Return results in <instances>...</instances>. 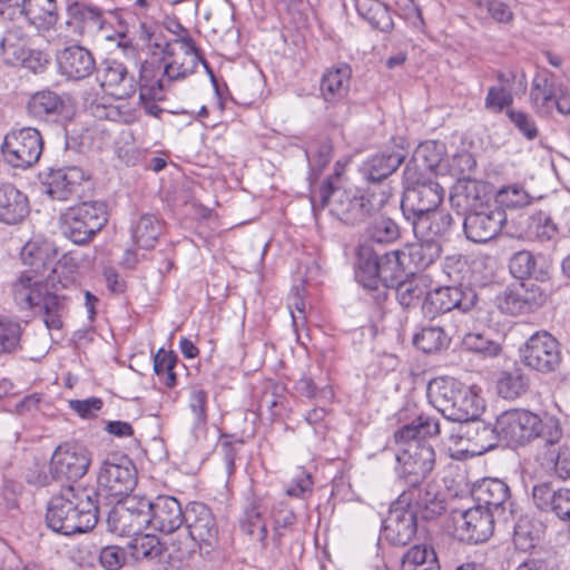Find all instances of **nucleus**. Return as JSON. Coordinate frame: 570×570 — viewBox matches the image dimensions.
<instances>
[{
    "instance_id": "nucleus-1",
    "label": "nucleus",
    "mask_w": 570,
    "mask_h": 570,
    "mask_svg": "<svg viewBox=\"0 0 570 570\" xmlns=\"http://www.w3.org/2000/svg\"><path fill=\"white\" fill-rule=\"evenodd\" d=\"M21 261L29 271H24L12 284V295L21 309H30L39 315L48 330H60L62 316L67 311L68 298L49 289L55 278L48 275L47 282L41 276L56 269V249L47 242L29 240L21 249Z\"/></svg>"
},
{
    "instance_id": "nucleus-2",
    "label": "nucleus",
    "mask_w": 570,
    "mask_h": 570,
    "mask_svg": "<svg viewBox=\"0 0 570 570\" xmlns=\"http://www.w3.org/2000/svg\"><path fill=\"white\" fill-rule=\"evenodd\" d=\"M439 433V421L426 414L417 415L394 432L395 443L400 445L396 454L400 480L415 483L426 479L435 465V451L425 439Z\"/></svg>"
},
{
    "instance_id": "nucleus-3",
    "label": "nucleus",
    "mask_w": 570,
    "mask_h": 570,
    "mask_svg": "<svg viewBox=\"0 0 570 570\" xmlns=\"http://www.w3.org/2000/svg\"><path fill=\"white\" fill-rule=\"evenodd\" d=\"M100 504L101 493L95 488L69 485L49 501L47 524L63 535L86 532L97 524Z\"/></svg>"
},
{
    "instance_id": "nucleus-4",
    "label": "nucleus",
    "mask_w": 570,
    "mask_h": 570,
    "mask_svg": "<svg viewBox=\"0 0 570 570\" xmlns=\"http://www.w3.org/2000/svg\"><path fill=\"white\" fill-rule=\"evenodd\" d=\"M390 197L387 185H373L364 190L347 189L334 185L328 178L320 188L321 206H327L333 216L347 225L365 222L379 213Z\"/></svg>"
},
{
    "instance_id": "nucleus-5",
    "label": "nucleus",
    "mask_w": 570,
    "mask_h": 570,
    "mask_svg": "<svg viewBox=\"0 0 570 570\" xmlns=\"http://www.w3.org/2000/svg\"><path fill=\"white\" fill-rule=\"evenodd\" d=\"M492 431L509 446H522L535 439L541 440L543 445H553L563 436L556 416L546 414L541 417L524 409H512L501 413Z\"/></svg>"
},
{
    "instance_id": "nucleus-6",
    "label": "nucleus",
    "mask_w": 570,
    "mask_h": 570,
    "mask_svg": "<svg viewBox=\"0 0 570 570\" xmlns=\"http://www.w3.org/2000/svg\"><path fill=\"white\" fill-rule=\"evenodd\" d=\"M429 402L448 420L466 423L476 421L483 410L481 399L453 377H436L426 389Z\"/></svg>"
},
{
    "instance_id": "nucleus-7",
    "label": "nucleus",
    "mask_w": 570,
    "mask_h": 570,
    "mask_svg": "<svg viewBox=\"0 0 570 570\" xmlns=\"http://www.w3.org/2000/svg\"><path fill=\"white\" fill-rule=\"evenodd\" d=\"M403 250L379 253L368 244H362L357 252L356 281L370 291L379 289L380 285L393 288L405 277Z\"/></svg>"
},
{
    "instance_id": "nucleus-8",
    "label": "nucleus",
    "mask_w": 570,
    "mask_h": 570,
    "mask_svg": "<svg viewBox=\"0 0 570 570\" xmlns=\"http://www.w3.org/2000/svg\"><path fill=\"white\" fill-rule=\"evenodd\" d=\"M106 206L99 202H83L60 215L63 236L78 245L90 242L107 224Z\"/></svg>"
},
{
    "instance_id": "nucleus-9",
    "label": "nucleus",
    "mask_w": 570,
    "mask_h": 570,
    "mask_svg": "<svg viewBox=\"0 0 570 570\" xmlns=\"http://www.w3.org/2000/svg\"><path fill=\"white\" fill-rule=\"evenodd\" d=\"M42 150V136L33 127L12 128L4 135L0 146L4 161L19 169H27L36 165Z\"/></svg>"
},
{
    "instance_id": "nucleus-10",
    "label": "nucleus",
    "mask_w": 570,
    "mask_h": 570,
    "mask_svg": "<svg viewBox=\"0 0 570 570\" xmlns=\"http://www.w3.org/2000/svg\"><path fill=\"white\" fill-rule=\"evenodd\" d=\"M138 481L137 469L127 455L108 456L98 474V492L101 498L128 495Z\"/></svg>"
},
{
    "instance_id": "nucleus-11",
    "label": "nucleus",
    "mask_w": 570,
    "mask_h": 570,
    "mask_svg": "<svg viewBox=\"0 0 570 570\" xmlns=\"http://www.w3.org/2000/svg\"><path fill=\"white\" fill-rule=\"evenodd\" d=\"M396 498L397 504L411 509L419 519L432 520L445 510V501L439 485L433 482H409Z\"/></svg>"
},
{
    "instance_id": "nucleus-12",
    "label": "nucleus",
    "mask_w": 570,
    "mask_h": 570,
    "mask_svg": "<svg viewBox=\"0 0 570 570\" xmlns=\"http://www.w3.org/2000/svg\"><path fill=\"white\" fill-rule=\"evenodd\" d=\"M190 539L203 556L212 559L218 544V524L212 510L202 502H191L185 509L184 521Z\"/></svg>"
},
{
    "instance_id": "nucleus-13",
    "label": "nucleus",
    "mask_w": 570,
    "mask_h": 570,
    "mask_svg": "<svg viewBox=\"0 0 570 570\" xmlns=\"http://www.w3.org/2000/svg\"><path fill=\"white\" fill-rule=\"evenodd\" d=\"M91 464V453L76 442H65L56 448L50 459L53 481L75 482L81 479Z\"/></svg>"
},
{
    "instance_id": "nucleus-14",
    "label": "nucleus",
    "mask_w": 570,
    "mask_h": 570,
    "mask_svg": "<svg viewBox=\"0 0 570 570\" xmlns=\"http://www.w3.org/2000/svg\"><path fill=\"white\" fill-rule=\"evenodd\" d=\"M149 500L131 497L117 502L107 515L108 530L117 535L134 537L148 527Z\"/></svg>"
},
{
    "instance_id": "nucleus-15",
    "label": "nucleus",
    "mask_w": 570,
    "mask_h": 570,
    "mask_svg": "<svg viewBox=\"0 0 570 570\" xmlns=\"http://www.w3.org/2000/svg\"><path fill=\"white\" fill-rule=\"evenodd\" d=\"M471 495L479 507L491 511L498 520L508 522L513 519L514 503L509 485L502 480L485 478L473 485Z\"/></svg>"
},
{
    "instance_id": "nucleus-16",
    "label": "nucleus",
    "mask_w": 570,
    "mask_h": 570,
    "mask_svg": "<svg viewBox=\"0 0 570 570\" xmlns=\"http://www.w3.org/2000/svg\"><path fill=\"white\" fill-rule=\"evenodd\" d=\"M478 302V295L471 287L462 285L440 286L429 292L423 303V312L426 316L434 317L452 309L466 313Z\"/></svg>"
},
{
    "instance_id": "nucleus-17",
    "label": "nucleus",
    "mask_w": 570,
    "mask_h": 570,
    "mask_svg": "<svg viewBox=\"0 0 570 570\" xmlns=\"http://www.w3.org/2000/svg\"><path fill=\"white\" fill-rule=\"evenodd\" d=\"M525 366L541 372H553L561 362L559 342L548 332L531 335L520 350Z\"/></svg>"
},
{
    "instance_id": "nucleus-18",
    "label": "nucleus",
    "mask_w": 570,
    "mask_h": 570,
    "mask_svg": "<svg viewBox=\"0 0 570 570\" xmlns=\"http://www.w3.org/2000/svg\"><path fill=\"white\" fill-rule=\"evenodd\" d=\"M444 198L443 187L434 180H422V183L404 187L401 199V210L405 219L438 209Z\"/></svg>"
},
{
    "instance_id": "nucleus-19",
    "label": "nucleus",
    "mask_w": 570,
    "mask_h": 570,
    "mask_svg": "<svg viewBox=\"0 0 570 570\" xmlns=\"http://www.w3.org/2000/svg\"><path fill=\"white\" fill-rule=\"evenodd\" d=\"M505 223L504 209L489 206L469 212L464 217L463 230L469 240L484 244L495 238Z\"/></svg>"
},
{
    "instance_id": "nucleus-20",
    "label": "nucleus",
    "mask_w": 570,
    "mask_h": 570,
    "mask_svg": "<svg viewBox=\"0 0 570 570\" xmlns=\"http://www.w3.org/2000/svg\"><path fill=\"white\" fill-rule=\"evenodd\" d=\"M40 177L43 191L52 199L67 202L81 196L85 174L79 167L49 169Z\"/></svg>"
},
{
    "instance_id": "nucleus-21",
    "label": "nucleus",
    "mask_w": 570,
    "mask_h": 570,
    "mask_svg": "<svg viewBox=\"0 0 570 570\" xmlns=\"http://www.w3.org/2000/svg\"><path fill=\"white\" fill-rule=\"evenodd\" d=\"M497 517L478 504L454 517L460 541L476 544L487 541L493 533Z\"/></svg>"
},
{
    "instance_id": "nucleus-22",
    "label": "nucleus",
    "mask_w": 570,
    "mask_h": 570,
    "mask_svg": "<svg viewBox=\"0 0 570 570\" xmlns=\"http://www.w3.org/2000/svg\"><path fill=\"white\" fill-rule=\"evenodd\" d=\"M58 71L69 80H83L97 69L94 53L86 47L73 43L56 53Z\"/></svg>"
},
{
    "instance_id": "nucleus-23",
    "label": "nucleus",
    "mask_w": 570,
    "mask_h": 570,
    "mask_svg": "<svg viewBox=\"0 0 570 570\" xmlns=\"http://www.w3.org/2000/svg\"><path fill=\"white\" fill-rule=\"evenodd\" d=\"M95 71L99 86L105 90H110L112 95L130 98L138 90L137 80L121 61L104 59Z\"/></svg>"
},
{
    "instance_id": "nucleus-24",
    "label": "nucleus",
    "mask_w": 570,
    "mask_h": 570,
    "mask_svg": "<svg viewBox=\"0 0 570 570\" xmlns=\"http://www.w3.org/2000/svg\"><path fill=\"white\" fill-rule=\"evenodd\" d=\"M417 531V518L411 509L399 505L395 500L383 520V534L387 541L395 546L410 543Z\"/></svg>"
},
{
    "instance_id": "nucleus-25",
    "label": "nucleus",
    "mask_w": 570,
    "mask_h": 570,
    "mask_svg": "<svg viewBox=\"0 0 570 570\" xmlns=\"http://www.w3.org/2000/svg\"><path fill=\"white\" fill-rule=\"evenodd\" d=\"M148 525L154 530L169 534L180 528L185 521V510L177 499L168 495H159L154 501L149 500Z\"/></svg>"
},
{
    "instance_id": "nucleus-26",
    "label": "nucleus",
    "mask_w": 570,
    "mask_h": 570,
    "mask_svg": "<svg viewBox=\"0 0 570 570\" xmlns=\"http://www.w3.org/2000/svg\"><path fill=\"white\" fill-rule=\"evenodd\" d=\"M69 98L66 95L43 89L30 96L27 102L28 114L36 119L58 121L69 117Z\"/></svg>"
},
{
    "instance_id": "nucleus-27",
    "label": "nucleus",
    "mask_w": 570,
    "mask_h": 570,
    "mask_svg": "<svg viewBox=\"0 0 570 570\" xmlns=\"http://www.w3.org/2000/svg\"><path fill=\"white\" fill-rule=\"evenodd\" d=\"M546 301V291L540 285L523 281L504 294L501 307L510 314H523L538 309Z\"/></svg>"
},
{
    "instance_id": "nucleus-28",
    "label": "nucleus",
    "mask_w": 570,
    "mask_h": 570,
    "mask_svg": "<svg viewBox=\"0 0 570 570\" xmlns=\"http://www.w3.org/2000/svg\"><path fill=\"white\" fill-rule=\"evenodd\" d=\"M509 269L514 278L546 283L551 278V265L543 255L519 250L512 255Z\"/></svg>"
},
{
    "instance_id": "nucleus-29",
    "label": "nucleus",
    "mask_w": 570,
    "mask_h": 570,
    "mask_svg": "<svg viewBox=\"0 0 570 570\" xmlns=\"http://www.w3.org/2000/svg\"><path fill=\"white\" fill-rule=\"evenodd\" d=\"M179 28L185 32V35L175 39L174 43L180 45L184 56L188 59V63H178V60L171 57V60L166 62L164 66L165 76H167L168 80L184 79L187 76L194 73L198 65L202 62L204 67L210 72V76L214 79V75L209 69V65L203 57L200 49L196 47L194 39L181 26H179Z\"/></svg>"
},
{
    "instance_id": "nucleus-30",
    "label": "nucleus",
    "mask_w": 570,
    "mask_h": 570,
    "mask_svg": "<svg viewBox=\"0 0 570 570\" xmlns=\"http://www.w3.org/2000/svg\"><path fill=\"white\" fill-rule=\"evenodd\" d=\"M405 158L404 148L399 146L386 148L366 159L361 167V173L367 181L377 185L376 183L391 176Z\"/></svg>"
},
{
    "instance_id": "nucleus-31",
    "label": "nucleus",
    "mask_w": 570,
    "mask_h": 570,
    "mask_svg": "<svg viewBox=\"0 0 570 570\" xmlns=\"http://www.w3.org/2000/svg\"><path fill=\"white\" fill-rule=\"evenodd\" d=\"M406 220L411 224L416 239L424 242H440V238L450 232L453 224L450 213L438 209Z\"/></svg>"
},
{
    "instance_id": "nucleus-32",
    "label": "nucleus",
    "mask_w": 570,
    "mask_h": 570,
    "mask_svg": "<svg viewBox=\"0 0 570 570\" xmlns=\"http://www.w3.org/2000/svg\"><path fill=\"white\" fill-rule=\"evenodd\" d=\"M352 68L348 63L340 62L327 68L320 85L321 96L327 104H337L350 92Z\"/></svg>"
},
{
    "instance_id": "nucleus-33",
    "label": "nucleus",
    "mask_w": 570,
    "mask_h": 570,
    "mask_svg": "<svg viewBox=\"0 0 570 570\" xmlns=\"http://www.w3.org/2000/svg\"><path fill=\"white\" fill-rule=\"evenodd\" d=\"M17 7L19 14L38 30H49L59 20L57 0H21Z\"/></svg>"
},
{
    "instance_id": "nucleus-34",
    "label": "nucleus",
    "mask_w": 570,
    "mask_h": 570,
    "mask_svg": "<svg viewBox=\"0 0 570 570\" xmlns=\"http://www.w3.org/2000/svg\"><path fill=\"white\" fill-rule=\"evenodd\" d=\"M487 196V185L483 181L461 178L452 187L450 202L453 207L472 212L479 209Z\"/></svg>"
},
{
    "instance_id": "nucleus-35",
    "label": "nucleus",
    "mask_w": 570,
    "mask_h": 570,
    "mask_svg": "<svg viewBox=\"0 0 570 570\" xmlns=\"http://www.w3.org/2000/svg\"><path fill=\"white\" fill-rule=\"evenodd\" d=\"M28 197L12 184L0 187V220L8 225L20 223L29 214Z\"/></svg>"
},
{
    "instance_id": "nucleus-36",
    "label": "nucleus",
    "mask_w": 570,
    "mask_h": 570,
    "mask_svg": "<svg viewBox=\"0 0 570 570\" xmlns=\"http://www.w3.org/2000/svg\"><path fill=\"white\" fill-rule=\"evenodd\" d=\"M28 40L23 26L9 23L0 37V59L8 66L17 67L19 57L28 48Z\"/></svg>"
},
{
    "instance_id": "nucleus-37",
    "label": "nucleus",
    "mask_w": 570,
    "mask_h": 570,
    "mask_svg": "<svg viewBox=\"0 0 570 570\" xmlns=\"http://www.w3.org/2000/svg\"><path fill=\"white\" fill-rule=\"evenodd\" d=\"M158 67L154 62L147 60L142 61L139 68V98L141 101L145 100H161L163 92L166 83L170 82L167 76L163 72L161 78H156Z\"/></svg>"
},
{
    "instance_id": "nucleus-38",
    "label": "nucleus",
    "mask_w": 570,
    "mask_h": 570,
    "mask_svg": "<svg viewBox=\"0 0 570 570\" xmlns=\"http://www.w3.org/2000/svg\"><path fill=\"white\" fill-rule=\"evenodd\" d=\"M542 524L530 515H521L513 531V543L520 551L528 552L540 542Z\"/></svg>"
},
{
    "instance_id": "nucleus-39",
    "label": "nucleus",
    "mask_w": 570,
    "mask_h": 570,
    "mask_svg": "<svg viewBox=\"0 0 570 570\" xmlns=\"http://www.w3.org/2000/svg\"><path fill=\"white\" fill-rule=\"evenodd\" d=\"M357 13L373 28L387 32L393 28L389 8L379 0H355Z\"/></svg>"
},
{
    "instance_id": "nucleus-40",
    "label": "nucleus",
    "mask_w": 570,
    "mask_h": 570,
    "mask_svg": "<svg viewBox=\"0 0 570 570\" xmlns=\"http://www.w3.org/2000/svg\"><path fill=\"white\" fill-rule=\"evenodd\" d=\"M161 233L163 224L153 214L141 215L131 228L134 242L144 249L153 248Z\"/></svg>"
},
{
    "instance_id": "nucleus-41",
    "label": "nucleus",
    "mask_w": 570,
    "mask_h": 570,
    "mask_svg": "<svg viewBox=\"0 0 570 570\" xmlns=\"http://www.w3.org/2000/svg\"><path fill=\"white\" fill-rule=\"evenodd\" d=\"M557 86L544 75L534 77L530 90V101L539 114H550L553 108Z\"/></svg>"
},
{
    "instance_id": "nucleus-42",
    "label": "nucleus",
    "mask_w": 570,
    "mask_h": 570,
    "mask_svg": "<svg viewBox=\"0 0 570 570\" xmlns=\"http://www.w3.org/2000/svg\"><path fill=\"white\" fill-rule=\"evenodd\" d=\"M265 509L262 500L253 499L244 510V517L240 519V529L248 535L255 534V529L258 531L257 539L263 548L267 544V528L263 522V513Z\"/></svg>"
},
{
    "instance_id": "nucleus-43",
    "label": "nucleus",
    "mask_w": 570,
    "mask_h": 570,
    "mask_svg": "<svg viewBox=\"0 0 570 570\" xmlns=\"http://www.w3.org/2000/svg\"><path fill=\"white\" fill-rule=\"evenodd\" d=\"M450 337L441 326H424L413 335V345L424 353L431 354L446 348Z\"/></svg>"
},
{
    "instance_id": "nucleus-44",
    "label": "nucleus",
    "mask_w": 570,
    "mask_h": 570,
    "mask_svg": "<svg viewBox=\"0 0 570 570\" xmlns=\"http://www.w3.org/2000/svg\"><path fill=\"white\" fill-rule=\"evenodd\" d=\"M402 570H440L436 552L430 546H414L403 557Z\"/></svg>"
},
{
    "instance_id": "nucleus-45",
    "label": "nucleus",
    "mask_w": 570,
    "mask_h": 570,
    "mask_svg": "<svg viewBox=\"0 0 570 570\" xmlns=\"http://www.w3.org/2000/svg\"><path fill=\"white\" fill-rule=\"evenodd\" d=\"M67 13L70 19L82 27L90 26L101 29L106 21L101 8L83 0L69 3Z\"/></svg>"
},
{
    "instance_id": "nucleus-46",
    "label": "nucleus",
    "mask_w": 570,
    "mask_h": 570,
    "mask_svg": "<svg viewBox=\"0 0 570 570\" xmlns=\"http://www.w3.org/2000/svg\"><path fill=\"white\" fill-rule=\"evenodd\" d=\"M441 253L440 242L417 240L407 246L405 256L416 269H425L440 257Z\"/></svg>"
},
{
    "instance_id": "nucleus-47",
    "label": "nucleus",
    "mask_w": 570,
    "mask_h": 570,
    "mask_svg": "<svg viewBox=\"0 0 570 570\" xmlns=\"http://www.w3.org/2000/svg\"><path fill=\"white\" fill-rule=\"evenodd\" d=\"M544 446L547 451L544 453L543 464L551 468L559 480H570V446L560 444V442Z\"/></svg>"
},
{
    "instance_id": "nucleus-48",
    "label": "nucleus",
    "mask_w": 570,
    "mask_h": 570,
    "mask_svg": "<svg viewBox=\"0 0 570 570\" xmlns=\"http://www.w3.org/2000/svg\"><path fill=\"white\" fill-rule=\"evenodd\" d=\"M498 393L507 400L523 395L529 389V380L520 368L504 371L497 383Z\"/></svg>"
},
{
    "instance_id": "nucleus-49",
    "label": "nucleus",
    "mask_w": 570,
    "mask_h": 570,
    "mask_svg": "<svg viewBox=\"0 0 570 570\" xmlns=\"http://www.w3.org/2000/svg\"><path fill=\"white\" fill-rule=\"evenodd\" d=\"M393 288H395L397 302L406 308L419 304L429 293L422 277L402 278Z\"/></svg>"
},
{
    "instance_id": "nucleus-50",
    "label": "nucleus",
    "mask_w": 570,
    "mask_h": 570,
    "mask_svg": "<svg viewBox=\"0 0 570 570\" xmlns=\"http://www.w3.org/2000/svg\"><path fill=\"white\" fill-rule=\"evenodd\" d=\"M366 234L367 240L364 244L373 247V244H391L395 242L400 237V228L393 219L381 217L367 227Z\"/></svg>"
},
{
    "instance_id": "nucleus-51",
    "label": "nucleus",
    "mask_w": 570,
    "mask_h": 570,
    "mask_svg": "<svg viewBox=\"0 0 570 570\" xmlns=\"http://www.w3.org/2000/svg\"><path fill=\"white\" fill-rule=\"evenodd\" d=\"M527 232L530 237L546 243L557 236L558 227L548 213L539 210L529 216Z\"/></svg>"
},
{
    "instance_id": "nucleus-52",
    "label": "nucleus",
    "mask_w": 570,
    "mask_h": 570,
    "mask_svg": "<svg viewBox=\"0 0 570 570\" xmlns=\"http://www.w3.org/2000/svg\"><path fill=\"white\" fill-rule=\"evenodd\" d=\"M131 556L136 560L155 559L163 553V544L154 534H135L128 543Z\"/></svg>"
},
{
    "instance_id": "nucleus-53",
    "label": "nucleus",
    "mask_w": 570,
    "mask_h": 570,
    "mask_svg": "<svg viewBox=\"0 0 570 570\" xmlns=\"http://www.w3.org/2000/svg\"><path fill=\"white\" fill-rule=\"evenodd\" d=\"M462 345L466 351L474 353L482 358H493L502 351L501 345L498 342L476 332L465 334L462 340Z\"/></svg>"
},
{
    "instance_id": "nucleus-54",
    "label": "nucleus",
    "mask_w": 570,
    "mask_h": 570,
    "mask_svg": "<svg viewBox=\"0 0 570 570\" xmlns=\"http://www.w3.org/2000/svg\"><path fill=\"white\" fill-rule=\"evenodd\" d=\"M189 409L195 419L191 433L195 440L204 434L207 425V393L202 389H194L189 397Z\"/></svg>"
},
{
    "instance_id": "nucleus-55",
    "label": "nucleus",
    "mask_w": 570,
    "mask_h": 570,
    "mask_svg": "<svg viewBox=\"0 0 570 570\" xmlns=\"http://www.w3.org/2000/svg\"><path fill=\"white\" fill-rule=\"evenodd\" d=\"M533 197L520 185L513 184L502 187L497 194L499 207L519 209L530 205Z\"/></svg>"
},
{
    "instance_id": "nucleus-56",
    "label": "nucleus",
    "mask_w": 570,
    "mask_h": 570,
    "mask_svg": "<svg viewBox=\"0 0 570 570\" xmlns=\"http://www.w3.org/2000/svg\"><path fill=\"white\" fill-rule=\"evenodd\" d=\"M177 362V355L173 351H166L165 348L158 350L154 356V371L164 379L167 387H174L177 384V376L174 372Z\"/></svg>"
},
{
    "instance_id": "nucleus-57",
    "label": "nucleus",
    "mask_w": 570,
    "mask_h": 570,
    "mask_svg": "<svg viewBox=\"0 0 570 570\" xmlns=\"http://www.w3.org/2000/svg\"><path fill=\"white\" fill-rule=\"evenodd\" d=\"M498 79L500 85L489 88L485 97V108L493 112H501L505 107H509L513 102V96L505 87V83H509L510 79L503 73H500Z\"/></svg>"
},
{
    "instance_id": "nucleus-58",
    "label": "nucleus",
    "mask_w": 570,
    "mask_h": 570,
    "mask_svg": "<svg viewBox=\"0 0 570 570\" xmlns=\"http://www.w3.org/2000/svg\"><path fill=\"white\" fill-rule=\"evenodd\" d=\"M50 62L49 53L36 48H27L23 51V55L19 57V61L17 62V67H22L27 70H30L33 73L43 72Z\"/></svg>"
},
{
    "instance_id": "nucleus-59",
    "label": "nucleus",
    "mask_w": 570,
    "mask_h": 570,
    "mask_svg": "<svg viewBox=\"0 0 570 570\" xmlns=\"http://www.w3.org/2000/svg\"><path fill=\"white\" fill-rule=\"evenodd\" d=\"M507 116L520 134L528 140H533L538 137V127L534 119L529 114L521 110L508 109Z\"/></svg>"
},
{
    "instance_id": "nucleus-60",
    "label": "nucleus",
    "mask_w": 570,
    "mask_h": 570,
    "mask_svg": "<svg viewBox=\"0 0 570 570\" xmlns=\"http://www.w3.org/2000/svg\"><path fill=\"white\" fill-rule=\"evenodd\" d=\"M126 560L125 550L118 546L104 547L99 553V562L105 570H119Z\"/></svg>"
},
{
    "instance_id": "nucleus-61",
    "label": "nucleus",
    "mask_w": 570,
    "mask_h": 570,
    "mask_svg": "<svg viewBox=\"0 0 570 570\" xmlns=\"http://www.w3.org/2000/svg\"><path fill=\"white\" fill-rule=\"evenodd\" d=\"M20 335L19 324L0 320V353L10 352L16 348Z\"/></svg>"
},
{
    "instance_id": "nucleus-62",
    "label": "nucleus",
    "mask_w": 570,
    "mask_h": 570,
    "mask_svg": "<svg viewBox=\"0 0 570 570\" xmlns=\"http://www.w3.org/2000/svg\"><path fill=\"white\" fill-rule=\"evenodd\" d=\"M442 268L450 281L460 282L468 272V261L462 255L446 256Z\"/></svg>"
},
{
    "instance_id": "nucleus-63",
    "label": "nucleus",
    "mask_w": 570,
    "mask_h": 570,
    "mask_svg": "<svg viewBox=\"0 0 570 570\" xmlns=\"http://www.w3.org/2000/svg\"><path fill=\"white\" fill-rule=\"evenodd\" d=\"M104 402L100 397H89L85 400H71L69 407L82 419H91L101 410Z\"/></svg>"
},
{
    "instance_id": "nucleus-64",
    "label": "nucleus",
    "mask_w": 570,
    "mask_h": 570,
    "mask_svg": "<svg viewBox=\"0 0 570 570\" xmlns=\"http://www.w3.org/2000/svg\"><path fill=\"white\" fill-rule=\"evenodd\" d=\"M313 481L312 475L305 471L299 472L292 481V484L286 489V494L295 498H305L312 493Z\"/></svg>"
}]
</instances>
